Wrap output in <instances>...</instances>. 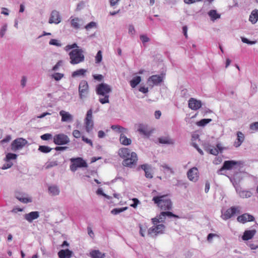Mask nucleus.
<instances>
[{"instance_id": "nucleus-1", "label": "nucleus", "mask_w": 258, "mask_h": 258, "mask_svg": "<svg viewBox=\"0 0 258 258\" xmlns=\"http://www.w3.org/2000/svg\"><path fill=\"white\" fill-rule=\"evenodd\" d=\"M118 155L124 159L122 162L123 166L129 168H132L137 165L138 156L134 152H131V150L127 148H122L118 151Z\"/></svg>"}, {"instance_id": "nucleus-2", "label": "nucleus", "mask_w": 258, "mask_h": 258, "mask_svg": "<svg viewBox=\"0 0 258 258\" xmlns=\"http://www.w3.org/2000/svg\"><path fill=\"white\" fill-rule=\"evenodd\" d=\"M112 91V87L105 83H101L96 87V92L100 96H103V98H99V101L101 104L108 103L109 102V94Z\"/></svg>"}, {"instance_id": "nucleus-3", "label": "nucleus", "mask_w": 258, "mask_h": 258, "mask_svg": "<svg viewBox=\"0 0 258 258\" xmlns=\"http://www.w3.org/2000/svg\"><path fill=\"white\" fill-rule=\"evenodd\" d=\"M152 201L157 204L161 210L167 211L172 209V202L167 195L154 197Z\"/></svg>"}, {"instance_id": "nucleus-4", "label": "nucleus", "mask_w": 258, "mask_h": 258, "mask_svg": "<svg viewBox=\"0 0 258 258\" xmlns=\"http://www.w3.org/2000/svg\"><path fill=\"white\" fill-rule=\"evenodd\" d=\"M70 63L72 64H78L84 61V55L82 49H75L69 53Z\"/></svg>"}, {"instance_id": "nucleus-5", "label": "nucleus", "mask_w": 258, "mask_h": 258, "mask_svg": "<svg viewBox=\"0 0 258 258\" xmlns=\"http://www.w3.org/2000/svg\"><path fill=\"white\" fill-rule=\"evenodd\" d=\"M70 161L72 163L70 169L73 172L76 171L78 168L87 167L88 166L86 162L81 157L71 158Z\"/></svg>"}, {"instance_id": "nucleus-6", "label": "nucleus", "mask_w": 258, "mask_h": 258, "mask_svg": "<svg viewBox=\"0 0 258 258\" xmlns=\"http://www.w3.org/2000/svg\"><path fill=\"white\" fill-rule=\"evenodd\" d=\"M167 216L169 218H179V216L173 214L169 211H163L159 216L152 219V223L154 225L157 224L158 223L163 222L165 220V217Z\"/></svg>"}, {"instance_id": "nucleus-7", "label": "nucleus", "mask_w": 258, "mask_h": 258, "mask_svg": "<svg viewBox=\"0 0 258 258\" xmlns=\"http://www.w3.org/2000/svg\"><path fill=\"white\" fill-rule=\"evenodd\" d=\"M92 109L91 108L88 110L85 118V124L86 131L87 133H90L93 129L94 123L93 121Z\"/></svg>"}, {"instance_id": "nucleus-8", "label": "nucleus", "mask_w": 258, "mask_h": 258, "mask_svg": "<svg viewBox=\"0 0 258 258\" xmlns=\"http://www.w3.org/2000/svg\"><path fill=\"white\" fill-rule=\"evenodd\" d=\"M240 208L238 206L232 207L227 209L225 212L222 211L221 217L224 220L229 219L236 213L239 214L240 213Z\"/></svg>"}, {"instance_id": "nucleus-9", "label": "nucleus", "mask_w": 258, "mask_h": 258, "mask_svg": "<svg viewBox=\"0 0 258 258\" xmlns=\"http://www.w3.org/2000/svg\"><path fill=\"white\" fill-rule=\"evenodd\" d=\"M165 228V225L162 224L153 226L148 229V234L152 237H156L158 234L163 233Z\"/></svg>"}, {"instance_id": "nucleus-10", "label": "nucleus", "mask_w": 258, "mask_h": 258, "mask_svg": "<svg viewBox=\"0 0 258 258\" xmlns=\"http://www.w3.org/2000/svg\"><path fill=\"white\" fill-rule=\"evenodd\" d=\"M79 93L81 100H84L88 97L89 86L87 82H81L79 87Z\"/></svg>"}, {"instance_id": "nucleus-11", "label": "nucleus", "mask_w": 258, "mask_h": 258, "mask_svg": "<svg viewBox=\"0 0 258 258\" xmlns=\"http://www.w3.org/2000/svg\"><path fill=\"white\" fill-rule=\"evenodd\" d=\"M53 142L56 145H66L70 142V139L67 135L63 134H59L54 136Z\"/></svg>"}, {"instance_id": "nucleus-12", "label": "nucleus", "mask_w": 258, "mask_h": 258, "mask_svg": "<svg viewBox=\"0 0 258 258\" xmlns=\"http://www.w3.org/2000/svg\"><path fill=\"white\" fill-rule=\"evenodd\" d=\"M16 159V154L13 153H8L6 155L5 158L6 164H5L2 168L3 169H7L8 168H10L12 165L13 163L12 162V160H15Z\"/></svg>"}, {"instance_id": "nucleus-13", "label": "nucleus", "mask_w": 258, "mask_h": 258, "mask_svg": "<svg viewBox=\"0 0 258 258\" xmlns=\"http://www.w3.org/2000/svg\"><path fill=\"white\" fill-rule=\"evenodd\" d=\"M188 107L193 110H197L202 107V102L194 98H190L188 100Z\"/></svg>"}, {"instance_id": "nucleus-14", "label": "nucleus", "mask_w": 258, "mask_h": 258, "mask_svg": "<svg viewBox=\"0 0 258 258\" xmlns=\"http://www.w3.org/2000/svg\"><path fill=\"white\" fill-rule=\"evenodd\" d=\"M241 164L240 161H236L234 160H228L224 161L222 169L230 170L234 168L236 166H238Z\"/></svg>"}, {"instance_id": "nucleus-15", "label": "nucleus", "mask_w": 258, "mask_h": 258, "mask_svg": "<svg viewBox=\"0 0 258 258\" xmlns=\"http://www.w3.org/2000/svg\"><path fill=\"white\" fill-rule=\"evenodd\" d=\"M140 168L145 172V175L147 178H153V169L152 166L148 164H144L140 166Z\"/></svg>"}, {"instance_id": "nucleus-16", "label": "nucleus", "mask_w": 258, "mask_h": 258, "mask_svg": "<svg viewBox=\"0 0 258 258\" xmlns=\"http://www.w3.org/2000/svg\"><path fill=\"white\" fill-rule=\"evenodd\" d=\"M61 21V18L59 13L56 11H53L51 14L49 20L50 24L54 23L57 24Z\"/></svg>"}, {"instance_id": "nucleus-17", "label": "nucleus", "mask_w": 258, "mask_h": 258, "mask_svg": "<svg viewBox=\"0 0 258 258\" xmlns=\"http://www.w3.org/2000/svg\"><path fill=\"white\" fill-rule=\"evenodd\" d=\"M39 217V212L38 211L31 212L24 215V219L29 223H32L33 220L37 219Z\"/></svg>"}, {"instance_id": "nucleus-18", "label": "nucleus", "mask_w": 258, "mask_h": 258, "mask_svg": "<svg viewBox=\"0 0 258 258\" xmlns=\"http://www.w3.org/2000/svg\"><path fill=\"white\" fill-rule=\"evenodd\" d=\"M237 220L239 222L244 223L247 221H253L254 220V218L253 216L245 213L240 216H238Z\"/></svg>"}, {"instance_id": "nucleus-19", "label": "nucleus", "mask_w": 258, "mask_h": 258, "mask_svg": "<svg viewBox=\"0 0 258 258\" xmlns=\"http://www.w3.org/2000/svg\"><path fill=\"white\" fill-rule=\"evenodd\" d=\"M59 115L61 116V121L62 122H71L73 120V116L69 112L64 110H60Z\"/></svg>"}, {"instance_id": "nucleus-20", "label": "nucleus", "mask_w": 258, "mask_h": 258, "mask_svg": "<svg viewBox=\"0 0 258 258\" xmlns=\"http://www.w3.org/2000/svg\"><path fill=\"white\" fill-rule=\"evenodd\" d=\"M197 171L196 167H193L188 171L187 175L190 180L196 181L198 180Z\"/></svg>"}, {"instance_id": "nucleus-21", "label": "nucleus", "mask_w": 258, "mask_h": 258, "mask_svg": "<svg viewBox=\"0 0 258 258\" xmlns=\"http://www.w3.org/2000/svg\"><path fill=\"white\" fill-rule=\"evenodd\" d=\"M71 26L75 29H78L84 25V21L82 19L78 18H74L71 19Z\"/></svg>"}, {"instance_id": "nucleus-22", "label": "nucleus", "mask_w": 258, "mask_h": 258, "mask_svg": "<svg viewBox=\"0 0 258 258\" xmlns=\"http://www.w3.org/2000/svg\"><path fill=\"white\" fill-rule=\"evenodd\" d=\"M73 252L69 249H61L58 252L59 258H70L72 256Z\"/></svg>"}, {"instance_id": "nucleus-23", "label": "nucleus", "mask_w": 258, "mask_h": 258, "mask_svg": "<svg viewBox=\"0 0 258 258\" xmlns=\"http://www.w3.org/2000/svg\"><path fill=\"white\" fill-rule=\"evenodd\" d=\"M256 233V230L252 229L251 230H246L242 236V239L244 240H248L251 239Z\"/></svg>"}, {"instance_id": "nucleus-24", "label": "nucleus", "mask_w": 258, "mask_h": 258, "mask_svg": "<svg viewBox=\"0 0 258 258\" xmlns=\"http://www.w3.org/2000/svg\"><path fill=\"white\" fill-rule=\"evenodd\" d=\"M237 141L234 143V146L237 148L239 147L244 141V136L241 132H237Z\"/></svg>"}, {"instance_id": "nucleus-25", "label": "nucleus", "mask_w": 258, "mask_h": 258, "mask_svg": "<svg viewBox=\"0 0 258 258\" xmlns=\"http://www.w3.org/2000/svg\"><path fill=\"white\" fill-rule=\"evenodd\" d=\"M124 133H121L119 137V142L120 144L124 146L130 145L132 143L131 139L127 138L123 134Z\"/></svg>"}, {"instance_id": "nucleus-26", "label": "nucleus", "mask_w": 258, "mask_h": 258, "mask_svg": "<svg viewBox=\"0 0 258 258\" xmlns=\"http://www.w3.org/2000/svg\"><path fill=\"white\" fill-rule=\"evenodd\" d=\"M159 142L163 144L173 145L174 144V140L169 137H162L158 139Z\"/></svg>"}, {"instance_id": "nucleus-27", "label": "nucleus", "mask_w": 258, "mask_h": 258, "mask_svg": "<svg viewBox=\"0 0 258 258\" xmlns=\"http://www.w3.org/2000/svg\"><path fill=\"white\" fill-rule=\"evenodd\" d=\"M237 192L242 198H248L251 197V193L249 191L242 190L241 188H236Z\"/></svg>"}, {"instance_id": "nucleus-28", "label": "nucleus", "mask_w": 258, "mask_h": 258, "mask_svg": "<svg viewBox=\"0 0 258 258\" xmlns=\"http://www.w3.org/2000/svg\"><path fill=\"white\" fill-rule=\"evenodd\" d=\"M90 255L92 258H104L105 253H102L99 250H93L90 251Z\"/></svg>"}, {"instance_id": "nucleus-29", "label": "nucleus", "mask_w": 258, "mask_h": 258, "mask_svg": "<svg viewBox=\"0 0 258 258\" xmlns=\"http://www.w3.org/2000/svg\"><path fill=\"white\" fill-rule=\"evenodd\" d=\"M249 21L252 23V24H255L258 21V10H253L249 18Z\"/></svg>"}, {"instance_id": "nucleus-30", "label": "nucleus", "mask_w": 258, "mask_h": 258, "mask_svg": "<svg viewBox=\"0 0 258 258\" xmlns=\"http://www.w3.org/2000/svg\"><path fill=\"white\" fill-rule=\"evenodd\" d=\"M49 194L52 196H57L59 194V189L57 185H53L48 187Z\"/></svg>"}, {"instance_id": "nucleus-31", "label": "nucleus", "mask_w": 258, "mask_h": 258, "mask_svg": "<svg viewBox=\"0 0 258 258\" xmlns=\"http://www.w3.org/2000/svg\"><path fill=\"white\" fill-rule=\"evenodd\" d=\"M27 140L23 138H17V150L22 148L24 146L27 144Z\"/></svg>"}, {"instance_id": "nucleus-32", "label": "nucleus", "mask_w": 258, "mask_h": 258, "mask_svg": "<svg viewBox=\"0 0 258 258\" xmlns=\"http://www.w3.org/2000/svg\"><path fill=\"white\" fill-rule=\"evenodd\" d=\"M111 128L120 133H126L127 131L126 128L118 125H112Z\"/></svg>"}, {"instance_id": "nucleus-33", "label": "nucleus", "mask_w": 258, "mask_h": 258, "mask_svg": "<svg viewBox=\"0 0 258 258\" xmlns=\"http://www.w3.org/2000/svg\"><path fill=\"white\" fill-rule=\"evenodd\" d=\"M165 79V75L161 74L160 75H154L150 77L148 81H163Z\"/></svg>"}, {"instance_id": "nucleus-34", "label": "nucleus", "mask_w": 258, "mask_h": 258, "mask_svg": "<svg viewBox=\"0 0 258 258\" xmlns=\"http://www.w3.org/2000/svg\"><path fill=\"white\" fill-rule=\"evenodd\" d=\"M86 72V70L83 69H79L74 72L72 74V76L74 77L76 76H83L85 75Z\"/></svg>"}, {"instance_id": "nucleus-35", "label": "nucleus", "mask_w": 258, "mask_h": 258, "mask_svg": "<svg viewBox=\"0 0 258 258\" xmlns=\"http://www.w3.org/2000/svg\"><path fill=\"white\" fill-rule=\"evenodd\" d=\"M208 14L212 20H215L220 17V15L217 13V11L216 10H211L210 11Z\"/></svg>"}, {"instance_id": "nucleus-36", "label": "nucleus", "mask_w": 258, "mask_h": 258, "mask_svg": "<svg viewBox=\"0 0 258 258\" xmlns=\"http://www.w3.org/2000/svg\"><path fill=\"white\" fill-rule=\"evenodd\" d=\"M212 121L211 119H202L199 121H198L197 122V124L198 126H204L207 124L208 123H210Z\"/></svg>"}, {"instance_id": "nucleus-37", "label": "nucleus", "mask_w": 258, "mask_h": 258, "mask_svg": "<svg viewBox=\"0 0 258 258\" xmlns=\"http://www.w3.org/2000/svg\"><path fill=\"white\" fill-rule=\"evenodd\" d=\"M52 148L47 146H40L38 150L44 153H47L51 151Z\"/></svg>"}, {"instance_id": "nucleus-38", "label": "nucleus", "mask_w": 258, "mask_h": 258, "mask_svg": "<svg viewBox=\"0 0 258 258\" xmlns=\"http://www.w3.org/2000/svg\"><path fill=\"white\" fill-rule=\"evenodd\" d=\"M127 209V207H123L121 208H115L111 211V213L113 215H117Z\"/></svg>"}, {"instance_id": "nucleus-39", "label": "nucleus", "mask_w": 258, "mask_h": 258, "mask_svg": "<svg viewBox=\"0 0 258 258\" xmlns=\"http://www.w3.org/2000/svg\"><path fill=\"white\" fill-rule=\"evenodd\" d=\"M17 200H18L19 201H20L21 202L24 203V204H27L28 203L32 202L31 198H28V197H17Z\"/></svg>"}, {"instance_id": "nucleus-40", "label": "nucleus", "mask_w": 258, "mask_h": 258, "mask_svg": "<svg viewBox=\"0 0 258 258\" xmlns=\"http://www.w3.org/2000/svg\"><path fill=\"white\" fill-rule=\"evenodd\" d=\"M58 165V162L56 161H48L46 163V169L50 168L53 166H56Z\"/></svg>"}, {"instance_id": "nucleus-41", "label": "nucleus", "mask_w": 258, "mask_h": 258, "mask_svg": "<svg viewBox=\"0 0 258 258\" xmlns=\"http://www.w3.org/2000/svg\"><path fill=\"white\" fill-rule=\"evenodd\" d=\"M165 170H163L164 172H166V171H169L171 174H174V172L173 170V169L170 168L168 165L164 164L161 166Z\"/></svg>"}, {"instance_id": "nucleus-42", "label": "nucleus", "mask_w": 258, "mask_h": 258, "mask_svg": "<svg viewBox=\"0 0 258 258\" xmlns=\"http://www.w3.org/2000/svg\"><path fill=\"white\" fill-rule=\"evenodd\" d=\"M102 59V51L99 50L98 51L95 56V62L96 63H99L101 61Z\"/></svg>"}, {"instance_id": "nucleus-43", "label": "nucleus", "mask_w": 258, "mask_h": 258, "mask_svg": "<svg viewBox=\"0 0 258 258\" xmlns=\"http://www.w3.org/2000/svg\"><path fill=\"white\" fill-rule=\"evenodd\" d=\"M52 76L55 81H59L61 79H62V78L63 76V75L61 73H56L54 74Z\"/></svg>"}, {"instance_id": "nucleus-44", "label": "nucleus", "mask_w": 258, "mask_h": 258, "mask_svg": "<svg viewBox=\"0 0 258 258\" xmlns=\"http://www.w3.org/2000/svg\"><path fill=\"white\" fill-rule=\"evenodd\" d=\"M215 237H218V235L214 233H210L207 236V240L209 242L211 243L213 240V238Z\"/></svg>"}, {"instance_id": "nucleus-45", "label": "nucleus", "mask_w": 258, "mask_h": 258, "mask_svg": "<svg viewBox=\"0 0 258 258\" xmlns=\"http://www.w3.org/2000/svg\"><path fill=\"white\" fill-rule=\"evenodd\" d=\"M95 26L96 23L94 22H91L85 26V28L88 30L92 29V28L95 27Z\"/></svg>"}, {"instance_id": "nucleus-46", "label": "nucleus", "mask_w": 258, "mask_h": 258, "mask_svg": "<svg viewBox=\"0 0 258 258\" xmlns=\"http://www.w3.org/2000/svg\"><path fill=\"white\" fill-rule=\"evenodd\" d=\"M49 43L50 45H55V46H61V44L59 43L57 40L54 39H51L50 40Z\"/></svg>"}, {"instance_id": "nucleus-47", "label": "nucleus", "mask_w": 258, "mask_h": 258, "mask_svg": "<svg viewBox=\"0 0 258 258\" xmlns=\"http://www.w3.org/2000/svg\"><path fill=\"white\" fill-rule=\"evenodd\" d=\"M51 138L52 135L50 134H45L41 136V139L44 141L48 140Z\"/></svg>"}, {"instance_id": "nucleus-48", "label": "nucleus", "mask_w": 258, "mask_h": 258, "mask_svg": "<svg viewBox=\"0 0 258 258\" xmlns=\"http://www.w3.org/2000/svg\"><path fill=\"white\" fill-rule=\"evenodd\" d=\"M78 46L76 43H73L71 45H68L65 47V50L66 51H68L71 49L75 48H78Z\"/></svg>"}, {"instance_id": "nucleus-49", "label": "nucleus", "mask_w": 258, "mask_h": 258, "mask_svg": "<svg viewBox=\"0 0 258 258\" xmlns=\"http://www.w3.org/2000/svg\"><path fill=\"white\" fill-rule=\"evenodd\" d=\"M73 136L75 138H80L81 136V134L79 131L75 130L73 132Z\"/></svg>"}, {"instance_id": "nucleus-50", "label": "nucleus", "mask_w": 258, "mask_h": 258, "mask_svg": "<svg viewBox=\"0 0 258 258\" xmlns=\"http://www.w3.org/2000/svg\"><path fill=\"white\" fill-rule=\"evenodd\" d=\"M140 39L143 43H145L149 41L150 39L146 35H141L140 36Z\"/></svg>"}, {"instance_id": "nucleus-51", "label": "nucleus", "mask_w": 258, "mask_h": 258, "mask_svg": "<svg viewBox=\"0 0 258 258\" xmlns=\"http://www.w3.org/2000/svg\"><path fill=\"white\" fill-rule=\"evenodd\" d=\"M209 153L211 154L214 155H217L219 153V151L217 148H214L213 147L210 149V150L209 151Z\"/></svg>"}, {"instance_id": "nucleus-52", "label": "nucleus", "mask_w": 258, "mask_h": 258, "mask_svg": "<svg viewBox=\"0 0 258 258\" xmlns=\"http://www.w3.org/2000/svg\"><path fill=\"white\" fill-rule=\"evenodd\" d=\"M11 140V137L10 135L7 136L3 140H1V143L2 144H4L5 143L9 142Z\"/></svg>"}, {"instance_id": "nucleus-53", "label": "nucleus", "mask_w": 258, "mask_h": 258, "mask_svg": "<svg viewBox=\"0 0 258 258\" xmlns=\"http://www.w3.org/2000/svg\"><path fill=\"white\" fill-rule=\"evenodd\" d=\"M250 128L251 130H258V122H255L251 123L250 125Z\"/></svg>"}, {"instance_id": "nucleus-54", "label": "nucleus", "mask_w": 258, "mask_h": 258, "mask_svg": "<svg viewBox=\"0 0 258 258\" xmlns=\"http://www.w3.org/2000/svg\"><path fill=\"white\" fill-rule=\"evenodd\" d=\"M138 131L144 135H148V131L144 128V127H140L138 129Z\"/></svg>"}, {"instance_id": "nucleus-55", "label": "nucleus", "mask_w": 258, "mask_h": 258, "mask_svg": "<svg viewBox=\"0 0 258 258\" xmlns=\"http://www.w3.org/2000/svg\"><path fill=\"white\" fill-rule=\"evenodd\" d=\"M7 26L6 25H5L2 27L0 32L1 37H3L4 36L5 32L7 30Z\"/></svg>"}, {"instance_id": "nucleus-56", "label": "nucleus", "mask_w": 258, "mask_h": 258, "mask_svg": "<svg viewBox=\"0 0 258 258\" xmlns=\"http://www.w3.org/2000/svg\"><path fill=\"white\" fill-rule=\"evenodd\" d=\"M181 95L182 97H187L189 96L188 91L186 89H183L181 91Z\"/></svg>"}, {"instance_id": "nucleus-57", "label": "nucleus", "mask_w": 258, "mask_h": 258, "mask_svg": "<svg viewBox=\"0 0 258 258\" xmlns=\"http://www.w3.org/2000/svg\"><path fill=\"white\" fill-rule=\"evenodd\" d=\"M139 91L143 93H146L148 92V88L145 86H140Z\"/></svg>"}, {"instance_id": "nucleus-58", "label": "nucleus", "mask_w": 258, "mask_h": 258, "mask_svg": "<svg viewBox=\"0 0 258 258\" xmlns=\"http://www.w3.org/2000/svg\"><path fill=\"white\" fill-rule=\"evenodd\" d=\"M82 139L85 143L90 144L91 146H93L92 142L91 141V140H90L87 138H85L84 136L82 137Z\"/></svg>"}, {"instance_id": "nucleus-59", "label": "nucleus", "mask_w": 258, "mask_h": 258, "mask_svg": "<svg viewBox=\"0 0 258 258\" xmlns=\"http://www.w3.org/2000/svg\"><path fill=\"white\" fill-rule=\"evenodd\" d=\"M133 201L134 202V203L133 204H132L131 206L132 207L136 208L137 207V205L139 204L140 202L138 200V199H137L136 198L133 199Z\"/></svg>"}, {"instance_id": "nucleus-60", "label": "nucleus", "mask_w": 258, "mask_h": 258, "mask_svg": "<svg viewBox=\"0 0 258 258\" xmlns=\"http://www.w3.org/2000/svg\"><path fill=\"white\" fill-rule=\"evenodd\" d=\"M93 78L95 80L101 81L103 79L104 77L102 75H94Z\"/></svg>"}, {"instance_id": "nucleus-61", "label": "nucleus", "mask_w": 258, "mask_h": 258, "mask_svg": "<svg viewBox=\"0 0 258 258\" xmlns=\"http://www.w3.org/2000/svg\"><path fill=\"white\" fill-rule=\"evenodd\" d=\"M135 28L133 25H130L128 27V33L132 35H133L135 33Z\"/></svg>"}, {"instance_id": "nucleus-62", "label": "nucleus", "mask_w": 258, "mask_h": 258, "mask_svg": "<svg viewBox=\"0 0 258 258\" xmlns=\"http://www.w3.org/2000/svg\"><path fill=\"white\" fill-rule=\"evenodd\" d=\"M204 147L205 150H206V151L209 152L210 150V149H211V148L212 147V146H211L209 144H205L204 145Z\"/></svg>"}, {"instance_id": "nucleus-63", "label": "nucleus", "mask_w": 258, "mask_h": 258, "mask_svg": "<svg viewBox=\"0 0 258 258\" xmlns=\"http://www.w3.org/2000/svg\"><path fill=\"white\" fill-rule=\"evenodd\" d=\"M105 136V134L103 131H99L98 133V137L99 138H103Z\"/></svg>"}, {"instance_id": "nucleus-64", "label": "nucleus", "mask_w": 258, "mask_h": 258, "mask_svg": "<svg viewBox=\"0 0 258 258\" xmlns=\"http://www.w3.org/2000/svg\"><path fill=\"white\" fill-rule=\"evenodd\" d=\"M161 115V112L159 110H157L155 112V117L156 119H159Z\"/></svg>"}]
</instances>
